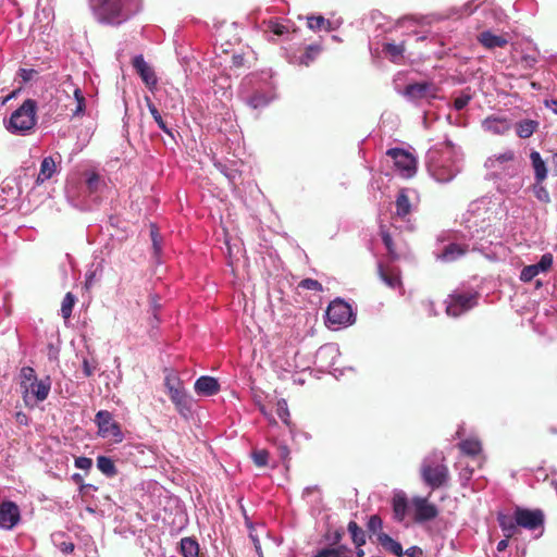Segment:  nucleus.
Masks as SVG:
<instances>
[{
  "label": "nucleus",
  "mask_w": 557,
  "mask_h": 557,
  "mask_svg": "<svg viewBox=\"0 0 557 557\" xmlns=\"http://www.w3.org/2000/svg\"><path fill=\"white\" fill-rule=\"evenodd\" d=\"M89 5L99 23L113 26L124 23L136 12L132 0H89Z\"/></svg>",
  "instance_id": "nucleus-1"
},
{
  "label": "nucleus",
  "mask_w": 557,
  "mask_h": 557,
  "mask_svg": "<svg viewBox=\"0 0 557 557\" xmlns=\"http://www.w3.org/2000/svg\"><path fill=\"white\" fill-rule=\"evenodd\" d=\"M36 101L26 99L10 116L7 128L11 133L25 134L36 125Z\"/></svg>",
  "instance_id": "nucleus-2"
},
{
  "label": "nucleus",
  "mask_w": 557,
  "mask_h": 557,
  "mask_svg": "<svg viewBox=\"0 0 557 557\" xmlns=\"http://www.w3.org/2000/svg\"><path fill=\"white\" fill-rule=\"evenodd\" d=\"M445 458L441 461L424 460L421 466L420 474L423 482L432 490L446 486L449 482L450 474L449 469L445 465Z\"/></svg>",
  "instance_id": "nucleus-3"
},
{
  "label": "nucleus",
  "mask_w": 557,
  "mask_h": 557,
  "mask_svg": "<svg viewBox=\"0 0 557 557\" xmlns=\"http://www.w3.org/2000/svg\"><path fill=\"white\" fill-rule=\"evenodd\" d=\"M355 322V315L349 304L342 299H335L330 302L326 309V325L339 326L348 325Z\"/></svg>",
  "instance_id": "nucleus-4"
},
{
  "label": "nucleus",
  "mask_w": 557,
  "mask_h": 557,
  "mask_svg": "<svg viewBox=\"0 0 557 557\" xmlns=\"http://www.w3.org/2000/svg\"><path fill=\"white\" fill-rule=\"evenodd\" d=\"M386 154L393 159L400 176L410 178L416 174L417 160L410 152L401 148H392L387 150Z\"/></svg>",
  "instance_id": "nucleus-5"
},
{
  "label": "nucleus",
  "mask_w": 557,
  "mask_h": 557,
  "mask_svg": "<svg viewBox=\"0 0 557 557\" xmlns=\"http://www.w3.org/2000/svg\"><path fill=\"white\" fill-rule=\"evenodd\" d=\"M518 527L536 530L544 524V513L541 509H527L517 507L515 509Z\"/></svg>",
  "instance_id": "nucleus-6"
},
{
  "label": "nucleus",
  "mask_w": 557,
  "mask_h": 557,
  "mask_svg": "<svg viewBox=\"0 0 557 557\" xmlns=\"http://www.w3.org/2000/svg\"><path fill=\"white\" fill-rule=\"evenodd\" d=\"M475 305V296L467 294L450 295L446 305V313L458 318Z\"/></svg>",
  "instance_id": "nucleus-7"
},
{
  "label": "nucleus",
  "mask_w": 557,
  "mask_h": 557,
  "mask_svg": "<svg viewBox=\"0 0 557 557\" xmlns=\"http://www.w3.org/2000/svg\"><path fill=\"white\" fill-rule=\"evenodd\" d=\"M95 422L98 425L99 434L101 436H112L121 441L122 433L120 425L113 420L111 412L108 410L98 411L95 417Z\"/></svg>",
  "instance_id": "nucleus-8"
},
{
  "label": "nucleus",
  "mask_w": 557,
  "mask_h": 557,
  "mask_svg": "<svg viewBox=\"0 0 557 557\" xmlns=\"http://www.w3.org/2000/svg\"><path fill=\"white\" fill-rule=\"evenodd\" d=\"M436 86L432 82H420L408 84L404 90V96L410 100L417 101L426 98H435Z\"/></svg>",
  "instance_id": "nucleus-9"
},
{
  "label": "nucleus",
  "mask_w": 557,
  "mask_h": 557,
  "mask_svg": "<svg viewBox=\"0 0 557 557\" xmlns=\"http://www.w3.org/2000/svg\"><path fill=\"white\" fill-rule=\"evenodd\" d=\"M20 519V508L14 502L7 500L0 505V528L10 530L18 523Z\"/></svg>",
  "instance_id": "nucleus-10"
},
{
  "label": "nucleus",
  "mask_w": 557,
  "mask_h": 557,
  "mask_svg": "<svg viewBox=\"0 0 557 557\" xmlns=\"http://www.w3.org/2000/svg\"><path fill=\"white\" fill-rule=\"evenodd\" d=\"M168 394L177 412L182 417L187 418L191 412V400L188 397L184 386L180 388H174L172 386V391H169Z\"/></svg>",
  "instance_id": "nucleus-11"
},
{
  "label": "nucleus",
  "mask_w": 557,
  "mask_h": 557,
  "mask_svg": "<svg viewBox=\"0 0 557 557\" xmlns=\"http://www.w3.org/2000/svg\"><path fill=\"white\" fill-rule=\"evenodd\" d=\"M414 520L417 522H425L433 520L437 517L438 510L435 505L429 503L426 498H414Z\"/></svg>",
  "instance_id": "nucleus-12"
},
{
  "label": "nucleus",
  "mask_w": 557,
  "mask_h": 557,
  "mask_svg": "<svg viewBox=\"0 0 557 557\" xmlns=\"http://www.w3.org/2000/svg\"><path fill=\"white\" fill-rule=\"evenodd\" d=\"M50 388L51 383L49 377H47L46 380H37L34 383L25 385V388L23 391L24 399L25 401H27V398L32 396L37 401H44L48 397Z\"/></svg>",
  "instance_id": "nucleus-13"
},
{
  "label": "nucleus",
  "mask_w": 557,
  "mask_h": 557,
  "mask_svg": "<svg viewBox=\"0 0 557 557\" xmlns=\"http://www.w3.org/2000/svg\"><path fill=\"white\" fill-rule=\"evenodd\" d=\"M133 67L136 70L143 82L148 87H154L158 83L157 76L152 67H150L145 61L143 55H136L133 59Z\"/></svg>",
  "instance_id": "nucleus-14"
},
{
  "label": "nucleus",
  "mask_w": 557,
  "mask_h": 557,
  "mask_svg": "<svg viewBox=\"0 0 557 557\" xmlns=\"http://www.w3.org/2000/svg\"><path fill=\"white\" fill-rule=\"evenodd\" d=\"M469 251V245L450 243L444 247L440 259L444 262H453L463 257Z\"/></svg>",
  "instance_id": "nucleus-15"
},
{
  "label": "nucleus",
  "mask_w": 557,
  "mask_h": 557,
  "mask_svg": "<svg viewBox=\"0 0 557 557\" xmlns=\"http://www.w3.org/2000/svg\"><path fill=\"white\" fill-rule=\"evenodd\" d=\"M195 391L199 395L212 396L220 391V385L212 376H200L195 382Z\"/></svg>",
  "instance_id": "nucleus-16"
},
{
  "label": "nucleus",
  "mask_w": 557,
  "mask_h": 557,
  "mask_svg": "<svg viewBox=\"0 0 557 557\" xmlns=\"http://www.w3.org/2000/svg\"><path fill=\"white\" fill-rule=\"evenodd\" d=\"M377 272L381 280L391 288L401 286L400 272L395 268L384 267L379 264Z\"/></svg>",
  "instance_id": "nucleus-17"
},
{
  "label": "nucleus",
  "mask_w": 557,
  "mask_h": 557,
  "mask_svg": "<svg viewBox=\"0 0 557 557\" xmlns=\"http://www.w3.org/2000/svg\"><path fill=\"white\" fill-rule=\"evenodd\" d=\"M497 522L505 537L511 539L518 532V523L516 513L512 516L499 512Z\"/></svg>",
  "instance_id": "nucleus-18"
},
{
  "label": "nucleus",
  "mask_w": 557,
  "mask_h": 557,
  "mask_svg": "<svg viewBox=\"0 0 557 557\" xmlns=\"http://www.w3.org/2000/svg\"><path fill=\"white\" fill-rule=\"evenodd\" d=\"M478 40L486 49L503 48L508 44L505 37L494 35L490 30L482 32L478 36Z\"/></svg>",
  "instance_id": "nucleus-19"
},
{
  "label": "nucleus",
  "mask_w": 557,
  "mask_h": 557,
  "mask_svg": "<svg viewBox=\"0 0 557 557\" xmlns=\"http://www.w3.org/2000/svg\"><path fill=\"white\" fill-rule=\"evenodd\" d=\"M377 542L388 553H392L397 557H401L404 555L400 543L392 539L388 534L384 532L377 533Z\"/></svg>",
  "instance_id": "nucleus-20"
},
{
  "label": "nucleus",
  "mask_w": 557,
  "mask_h": 557,
  "mask_svg": "<svg viewBox=\"0 0 557 557\" xmlns=\"http://www.w3.org/2000/svg\"><path fill=\"white\" fill-rule=\"evenodd\" d=\"M483 126L486 131L502 135L509 129V125L506 119L490 116L484 120Z\"/></svg>",
  "instance_id": "nucleus-21"
},
{
  "label": "nucleus",
  "mask_w": 557,
  "mask_h": 557,
  "mask_svg": "<svg viewBox=\"0 0 557 557\" xmlns=\"http://www.w3.org/2000/svg\"><path fill=\"white\" fill-rule=\"evenodd\" d=\"M530 159L532 162V166L534 169L535 181L537 183H542L547 176V169L545 162L542 159L540 152L537 151H532L530 154Z\"/></svg>",
  "instance_id": "nucleus-22"
},
{
  "label": "nucleus",
  "mask_w": 557,
  "mask_h": 557,
  "mask_svg": "<svg viewBox=\"0 0 557 557\" xmlns=\"http://www.w3.org/2000/svg\"><path fill=\"white\" fill-rule=\"evenodd\" d=\"M408 502L404 494H396L393 497V513L397 521H403L406 517Z\"/></svg>",
  "instance_id": "nucleus-23"
},
{
  "label": "nucleus",
  "mask_w": 557,
  "mask_h": 557,
  "mask_svg": "<svg viewBox=\"0 0 557 557\" xmlns=\"http://www.w3.org/2000/svg\"><path fill=\"white\" fill-rule=\"evenodd\" d=\"M411 212V203L406 189H401L396 198V214L404 219Z\"/></svg>",
  "instance_id": "nucleus-24"
},
{
  "label": "nucleus",
  "mask_w": 557,
  "mask_h": 557,
  "mask_svg": "<svg viewBox=\"0 0 557 557\" xmlns=\"http://www.w3.org/2000/svg\"><path fill=\"white\" fill-rule=\"evenodd\" d=\"M458 448L463 455L475 457L482 451V445L479 440L467 438L458 444Z\"/></svg>",
  "instance_id": "nucleus-25"
},
{
  "label": "nucleus",
  "mask_w": 557,
  "mask_h": 557,
  "mask_svg": "<svg viewBox=\"0 0 557 557\" xmlns=\"http://www.w3.org/2000/svg\"><path fill=\"white\" fill-rule=\"evenodd\" d=\"M181 553L184 557H198L199 544L191 537H184L181 540Z\"/></svg>",
  "instance_id": "nucleus-26"
},
{
  "label": "nucleus",
  "mask_w": 557,
  "mask_h": 557,
  "mask_svg": "<svg viewBox=\"0 0 557 557\" xmlns=\"http://www.w3.org/2000/svg\"><path fill=\"white\" fill-rule=\"evenodd\" d=\"M539 123L534 120H523L517 125V135L520 138H529L536 131Z\"/></svg>",
  "instance_id": "nucleus-27"
},
{
  "label": "nucleus",
  "mask_w": 557,
  "mask_h": 557,
  "mask_svg": "<svg viewBox=\"0 0 557 557\" xmlns=\"http://www.w3.org/2000/svg\"><path fill=\"white\" fill-rule=\"evenodd\" d=\"M348 532L350 533L352 543L356 545V547H361L366 544V533L358 525L357 522L350 521L348 523Z\"/></svg>",
  "instance_id": "nucleus-28"
},
{
  "label": "nucleus",
  "mask_w": 557,
  "mask_h": 557,
  "mask_svg": "<svg viewBox=\"0 0 557 557\" xmlns=\"http://www.w3.org/2000/svg\"><path fill=\"white\" fill-rule=\"evenodd\" d=\"M97 467L104 475L109 478H112L117 473L113 460L106 456H99L97 458Z\"/></svg>",
  "instance_id": "nucleus-29"
},
{
  "label": "nucleus",
  "mask_w": 557,
  "mask_h": 557,
  "mask_svg": "<svg viewBox=\"0 0 557 557\" xmlns=\"http://www.w3.org/2000/svg\"><path fill=\"white\" fill-rule=\"evenodd\" d=\"M307 25L313 32H319L322 29H324L326 32L332 30L331 22L329 20L324 18L322 15L309 16L307 18Z\"/></svg>",
  "instance_id": "nucleus-30"
},
{
  "label": "nucleus",
  "mask_w": 557,
  "mask_h": 557,
  "mask_svg": "<svg viewBox=\"0 0 557 557\" xmlns=\"http://www.w3.org/2000/svg\"><path fill=\"white\" fill-rule=\"evenodd\" d=\"M380 235L382 237V242H383L384 246L386 247L387 253L391 257V259H393V260L398 259V253H397L395 244L392 239L391 234L388 233V231L386 230V227L384 225L380 226Z\"/></svg>",
  "instance_id": "nucleus-31"
},
{
  "label": "nucleus",
  "mask_w": 557,
  "mask_h": 557,
  "mask_svg": "<svg viewBox=\"0 0 557 557\" xmlns=\"http://www.w3.org/2000/svg\"><path fill=\"white\" fill-rule=\"evenodd\" d=\"M321 51L322 47L320 45H309L306 48L305 53L300 57L299 63L309 66L310 63H312L317 59Z\"/></svg>",
  "instance_id": "nucleus-32"
},
{
  "label": "nucleus",
  "mask_w": 557,
  "mask_h": 557,
  "mask_svg": "<svg viewBox=\"0 0 557 557\" xmlns=\"http://www.w3.org/2000/svg\"><path fill=\"white\" fill-rule=\"evenodd\" d=\"M55 171V163L51 157H47L41 161L40 172L38 175V181L49 180Z\"/></svg>",
  "instance_id": "nucleus-33"
},
{
  "label": "nucleus",
  "mask_w": 557,
  "mask_h": 557,
  "mask_svg": "<svg viewBox=\"0 0 557 557\" xmlns=\"http://www.w3.org/2000/svg\"><path fill=\"white\" fill-rule=\"evenodd\" d=\"M383 52L391 58L393 62L403 57L405 52V44L399 45L386 42L383 45Z\"/></svg>",
  "instance_id": "nucleus-34"
},
{
  "label": "nucleus",
  "mask_w": 557,
  "mask_h": 557,
  "mask_svg": "<svg viewBox=\"0 0 557 557\" xmlns=\"http://www.w3.org/2000/svg\"><path fill=\"white\" fill-rule=\"evenodd\" d=\"M348 550L346 545L331 546L318 550L314 557H343Z\"/></svg>",
  "instance_id": "nucleus-35"
},
{
  "label": "nucleus",
  "mask_w": 557,
  "mask_h": 557,
  "mask_svg": "<svg viewBox=\"0 0 557 557\" xmlns=\"http://www.w3.org/2000/svg\"><path fill=\"white\" fill-rule=\"evenodd\" d=\"M75 302L76 297L70 292L66 293L61 304V314L64 320H69L71 318Z\"/></svg>",
  "instance_id": "nucleus-36"
},
{
  "label": "nucleus",
  "mask_w": 557,
  "mask_h": 557,
  "mask_svg": "<svg viewBox=\"0 0 557 557\" xmlns=\"http://www.w3.org/2000/svg\"><path fill=\"white\" fill-rule=\"evenodd\" d=\"M345 535V531L343 529H335L331 530L327 529V531L324 534V539L326 542L330 543L332 547H337L341 545V542Z\"/></svg>",
  "instance_id": "nucleus-37"
},
{
  "label": "nucleus",
  "mask_w": 557,
  "mask_h": 557,
  "mask_svg": "<svg viewBox=\"0 0 557 557\" xmlns=\"http://www.w3.org/2000/svg\"><path fill=\"white\" fill-rule=\"evenodd\" d=\"M164 386L166 391H172V386L174 388H180L184 386L183 381L180 379V376L172 370H165V376H164Z\"/></svg>",
  "instance_id": "nucleus-38"
},
{
  "label": "nucleus",
  "mask_w": 557,
  "mask_h": 557,
  "mask_svg": "<svg viewBox=\"0 0 557 557\" xmlns=\"http://www.w3.org/2000/svg\"><path fill=\"white\" fill-rule=\"evenodd\" d=\"M267 32H270L276 36H282L286 33H288V27L281 23L278 20H269L267 22Z\"/></svg>",
  "instance_id": "nucleus-39"
},
{
  "label": "nucleus",
  "mask_w": 557,
  "mask_h": 557,
  "mask_svg": "<svg viewBox=\"0 0 557 557\" xmlns=\"http://www.w3.org/2000/svg\"><path fill=\"white\" fill-rule=\"evenodd\" d=\"M532 190L536 199L543 203H549L550 202V196L545 186L542 185V183H537L535 181V184L532 186Z\"/></svg>",
  "instance_id": "nucleus-40"
},
{
  "label": "nucleus",
  "mask_w": 557,
  "mask_h": 557,
  "mask_svg": "<svg viewBox=\"0 0 557 557\" xmlns=\"http://www.w3.org/2000/svg\"><path fill=\"white\" fill-rule=\"evenodd\" d=\"M148 109L159 128H161L164 133L172 135L171 131L168 128L165 122L163 121L162 115L152 102H148Z\"/></svg>",
  "instance_id": "nucleus-41"
},
{
  "label": "nucleus",
  "mask_w": 557,
  "mask_h": 557,
  "mask_svg": "<svg viewBox=\"0 0 557 557\" xmlns=\"http://www.w3.org/2000/svg\"><path fill=\"white\" fill-rule=\"evenodd\" d=\"M276 414L286 424L289 425V410L285 399H278L276 403Z\"/></svg>",
  "instance_id": "nucleus-42"
},
{
  "label": "nucleus",
  "mask_w": 557,
  "mask_h": 557,
  "mask_svg": "<svg viewBox=\"0 0 557 557\" xmlns=\"http://www.w3.org/2000/svg\"><path fill=\"white\" fill-rule=\"evenodd\" d=\"M383 521L379 515H372L367 523V529L370 533L377 536V533L382 532Z\"/></svg>",
  "instance_id": "nucleus-43"
},
{
  "label": "nucleus",
  "mask_w": 557,
  "mask_h": 557,
  "mask_svg": "<svg viewBox=\"0 0 557 557\" xmlns=\"http://www.w3.org/2000/svg\"><path fill=\"white\" fill-rule=\"evenodd\" d=\"M297 288L313 290V292H323L322 284L314 278H304L298 283Z\"/></svg>",
  "instance_id": "nucleus-44"
},
{
  "label": "nucleus",
  "mask_w": 557,
  "mask_h": 557,
  "mask_svg": "<svg viewBox=\"0 0 557 557\" xmlns=\"http://www.w3.org/2000/svg\"><path fill=\"white\" fill-rule=\"evenodd\" d=\"M74 98L76 100V108L73 111L74 115H83L86 109V100L79 88H75Z\"/></svg>",
  "instance_id": "nucleus-45"
},
{
  "label": "nucleus",
  "mask_w": 557,
  "mask_h": 557,
  "mask_svg": "<svg viewBox=\"0 0 557 557\" xmlns=\"http://www.w3.org/2000/svg\"><path fill=\"white\" fill-rule=\"evenodd\" d=\"M21 376H22V387L23 389L25 388V385H28L30 383H34L37 381V375H36V372L33 368L30 367H24L22 368L21 370Z\"/></svg>",
  "instance_id": "nucleus-46"
},
{
  "label": "nucleus",
  "mask_w": 557,
  "mask_h": 557,
  "mask_svg": "<svg viewBox=\"0 0 557 557\" xmlns=\"http://www.w3.org/2000/svg\"><path fill=\"white\" fill-rule=\"evenodd\" d=\"M540 271L535 267V264L525 265L520 273V280L524 283L531 282L536 275H539Z\"/></svg>",
  "instance_id": "nucleus-47"
},
{
  "label": "nucleus",
  "mask_w": 557,
  "mask_h": 557,
  "mask_svg": "<svg viewBox=\"0 0 557 557\" xmlns=\"http://www.w3.org/2000/svg\"><path fill=\"white\" fill-rule=\"evenodd\" d=\"M554 257L550 252L544 253L535 264L540 272H548L552 269Z\"/></svg>",
  "instance_id": "nucleus-48"
},
{
  "label": "nucleus",
  "mask_w": 557,
  "mask_h": 557,
  "mask_svg": "<svg viewBox=\"0 0 557 557\" xmlns=\"http://www.w3.org/2000/svg\"><path fill=\"white\" fill-rule=\"evenodd\" d=\"M471 99H472L471 94L467 90H463L458 97L455 98L454 108L457 111H460L468 106V103L470 102Z\"/></svg>",
  "instance_id": "nucleus-49"
},
{
  "label": "nucleus",
  "mask_w": 557,
  "mask_h": 557,
  "mask_svg": "<svg viewBox=\"0 0 557 557\" xmlns=\"http://www.w3.org/2000/svg\"><path fill=\"white\" fill-rule=\"evenodd\" d=\"M252 459L256 466L264 467L268 465L269 451L267 449H259L252 453Z\"/></svg>",
  "instance_id": "nucleus-50"
},
{
  "label": "nucleus",
  "mask_w": 557,
  "mask_h": 557,
  "mask_svg": "<svg viewBox=\"0 0 557 557\" xmlns=\"http://www.w3.org/2000/svg\"><path fill=\"white\" fill-rule=\"evenodd\" d=\"M276 448L280 459L284 462L286 470H288L290 461V450L288 446L285 444H278Z\"/></svg>",
  "instance_id": "nucleus-51"
},
{
  "label": "nucleus",
  "mask_w": 557,
  "mask_h": 557,
  "mask_svg": "<svg viewBox=\"0 0 557 557\" xmlns=\"http://www.w3.org/2000/svg\"><path fill=\"white\" fill-rule=\"evenodd\" d=\"M513 159H515L513 151L506 150L503 153L494 154L493 158L490 159V161L492 162V164H494L495 162H497V163L509 162V161H512Z\"/></svg>",
  "instance_id": "nucleus-52"
},
{
  "label": "nucleus",
  "mask_w": 557,
  "mask_h": 557,
  "mask_svg": "<svg viewBox=\"0 0 557 557\" xmlns=\"http://www.w3.org/2000/svg\"><path fill=\"white\" fill-rule=\"evenodd\" d=\"M150 236H151L154 253L159 255L161 251V245H160V240H159V233L154 225H152V227H151Z\"/></svg>",
  "instance_id": "nucleus-53"
},
{
  "label": "nucleus",
  "mask_w": 557,
  "mask_h": 557,
  "mask_svg": "<svg viewBox=\"0 0 557 557\" xmlns=\"http://www.w3.org/2000/svg\"><path fill=\"white\" fill-rule=\"evenodd\" d=\"M267 102H268L267 98L259 94L253 95L249 99V104L255 109L265 106Z\"/></svg>",
  "instance_id": "nucleus-54"
},
{
  "label": "nucleus",
  "mask_w": 557,
  "mask_h": 557,
  "mask_svg": "<svg viewBox=\"0 0 557 557\" xmlns=\"http://www.w3.org/2000/svg\"><path fill=\"white\" fill-rule=\"evenodd\" d=\"M92 466V460L88 457H77L75 459V467L82 470H89Z\"/></svg>",
  "instance_id": "nucleus-55"
},
{
  "label": "nucleus",
  "mask_w": 557,
  "mask_h": 557,
  "mask_svg": "<svg viewBox=\"0 0 557 557\" xmlns=\"http://www.w3.org/2000/svg\"><path fill=\"white\" fill-rule=\"evenodd\" d=\"M232 67L239 69L245 65V57L244 54H233L231 58Z\"/></svg>",
  "instance_id": "nucleus-56"
},
{
  "label": "nucleus",
  "mask_w": 557,
  "mask_h": 557,
  "mask_svg": "<svg viewBox=\"0 0 557 557\" xmlns=\"http://www.w3.org/2000/svg\"><path fill=\"white\" fill-rule=\"evenodd\" d=\"M99 182V175L97 173H91L90 176L87 178V187L90 191H94L97 189V185Z\"/></svg>",
  "instance_id": "nucleus-57"
},
{
  "label": "nucleus",
  "mask_w": 557,
  "mask_h": 557,
  "mask_svg": "<svg viewBox=\"0 0 557 557\" xmlns=\"http://www.w3.org/2000/svg\"><path fill=\"white\" fill-rule=\"evenodd\" d=\"M83 371L86 377L91 376L95 372V368L89 364L87 359L83 361Z\"/></svg>",
  "instance_id": "nucleus-58"
},
{
  "label": "nucleus",
  "mask_w": 557,
  "mask_h": 557,
  "mask_svg": "<svg viewBox=\"0 0 557 557\" xmlns=\"http://www.w3.org/2000/svg\"><path fill=\"white\" fill-rule=\"evenodd\" d=\"M416 554L422 555V549L418 546H411L405 552L407 557H416Z\"/></svg>",
  "instance_id": "nucleus-59"
},
{
  "label": "nucleus",
  "mask_w": 557,
  "mask_h": 557,
  "mask_svg": "<svg viewBox=\"0 0 557 557\" xmlns=\"http://www.w3.org/2000/svg\"><path fill=\"white\" fill-rule=\"evenodd\" d=\"M74 548H75V546H74V544H73V543H71V542H63V543L61 544V550H62L63 553H65V554H71V553H73Z\"/></svg>",
  "instance_id": "nucleus-60"
},
{
  "label": "nucleus",
  "mask_w": 557,
  "mask_h": 557,
  "mask_svg": "<svg viewBox=\"0 0 557 557\" xmlns=\"http://www.w3.org/2000/svg\"><path fill=\"white\" fill-rule=\"evenodd\" d=\"M150 306L153 309V311H157L160 308L159 297L157 295L150 296Z\"/></svg>",
  "instance_id": "nucleus-61"
},
{
  "label": "nucleus",
  "mask_w": 557,
  "mask_h": 557,
  "mask_svg": "<svg viewBox=\"0 0 557 557\" xmlns=\"http://www.w3.org/2000/svg\"><path fill=\"white\" fill-rule=\"evenodd\" d=\"M509 539L505 537L497 543V550L504 552L508 547Z\"/></svg>",
  "instance_id": "nucleus-62"
},
{
  "label": "nucleus",
  "mask_w": 557,
  "mask_h": 557,
  "mask_svg": "<svg viewBox=\"0 0 557 557\" xmlns=\"http://www.w3.org/2000/svg\"><path fill=\"white\" fill-rule=\"evenodd\" d=\"M260 411H261V412H262V414H263V416L269 420V422H270V423H273V424H275V423H276L275 419H274L271 414H269V413L267 412V410H265V407H264V406H261V407H260Z\"/></svg>",
  "instance_id": "nucleus-63"
},
{
  "label": "nucleus",
  "mask_w": 557,
  "mask_h": 557,
  "mask_svg": "<svg viewBox=\"0 0 557 557\" xmlns=\"http://www.w3.org/2000/svg\"><path fill=\"white\" fill-rule=\"evenodd\" d=\"M552 166H553L555 174L557 175V153H555L552 157Z\"/></svg>",
  "instance_id": "nucleus-64"
}]
</instances>
